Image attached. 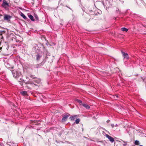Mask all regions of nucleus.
Masks as SVG:
<instances>
[{"mask_svg": "<svg viewBox=\"0 0 146 146\" xmlns=\"http://www.w3.org/2000/svg\"><path fill=\"white\" fill-rule=\"evenodd\" d=\"M106 137L111 142L113 143L114 141V139L112 137H111L110 135H109L108 134H106Z\"/></svg>", "mask_w": 146, "mask_h": 146, "instance_id": "f257e3e1", "label": "nucleus"}, {"mask_svg": "<svg viewBox=\"0 0 146 146\" xmlns=\"http://www.w3.org/2000/svg\"><path fill=\"white\" fill-rule=\"evenodd\" d=\"M38 54H37V59L38 58H40L42 55V51L40 50L39 49L38 50V52H37Z\"/></svg>", "mask_w": 146, "mask_h": 146, "instance_id": "f03ea898", "label": "nucleus"}, {"mask_svg": "<svg viewBox=\"0 0 146 146\" xmlns=\"http://www.w3.org/2000/svg\"><path fill=\"white\" fill-rule=\"evenodd\" d=\"M2 6L4 7H6L9 6V3H7L6 1L4 0L3 3L2 4Z\"/></svg>", "mask_w": 146, "mask_h": 146, "instance_id": "7ed1b4c3", "label": "nucleus"}, {"mask_svg": "<svg viewBox=\"0 0 146 146\" xmlns=\"http://www.w3.org/2000/svg\"><path fill=\"white\" fill-rule=\"evenodd\" d=\"M69 115H64V116L63 118H62L61 121L62 122H64L66 121Z\"/></svg>", "mask_w": 146, "mask_h": 146, "instance_id": "20e7f679", "label": "nucleus"}, {"mask_svg": "<svg viewBox=\"0 0 146 146\" xmlns=\"http://www.w3.org/2000/svg\"><path fill=\"white\" fill-rule=\"evenodd\" d=\"M12 73L13 76L15 78L17 77L19 74L15 70H13L12 72Z\"/></svg>", "mask_w": 146, "mask_h": 146, "instance_id": "39448f33", "label": "nucleus"}, {"mask_svg": "<svg viewBox=\"0 0 146 146\" xmlns=\"http://www.w3.org/2000/svg\"><path fill=\"white\" fill-rule=\"evenodd\" d=\"M122 53L123 55L124 58H126L127 59L128 58V54L127 53H125L123 52H122Z\"/></svg>", "mask_w": 146, "mask_h": 146, "instance_id": "423d86ee", "label": "nucleus"}, {"mask_svg": "<svg viewBox=\"0 0 146 146\" xmlns=\"http://www.w3.org/2000/svg\"><path fill=\"white\" fill-rule=\"evenodd\" d=\"M77 117V115L72 116L70 117V118L71 120H74Z\"/></svg>", "mask_w": 146, "mask_h": 146, "instance_id": "0eeeda50", "label": "nucleus"}, {"mask_svg": "<svg viewBox=\"0 0 146 146\" xmlns=\"http://www.w3.org/2000/svg\"><path fill=\"white\" fill-rule=\"evenodd\" d=\"M20 93L23 96H26L27 95V92L26 91L21 92Z\"/></svg>", "mask_w": 146, "mask_h": 146, "instance_id": "6e6552de", "label": "nucleus"}, {"mask_svg": "<svg viewBox=\"0 0 146 146\" xmlns=\"http://www.w3.org/2000/svg\"><path fill=\"white\" fill-rule=\"evenodd\" d=\"M10 19H4V20L3 21H1V23H2L3 22H10Z\"/></svg>", "mask_w": 146, "mask_h": 146, "instance_id": "1a4fd4ad", "label": "nucleus"}, {"mask_svg": "<svg viewBox=\"0 0 146 146\" xmlns=\"http://www.w3.org/2000/svg\"><path fill=\"white\" fill-rule=\"evenodd\" d=\"M82 105L85 108H86L87 109H88L90 108V107L89 106L86 104H82Z\"/></svg>", "mask_w": 146, "mask_h": 146, "instance_id": "9d476101", "label": "nucleus"}, {"mask_svg": "<svg viewBox=\"0 0 146 146\" xmlns=\"http://www.w3.org/2000/svg\"><path fill=\"white\" fill-rule=\"evenodd\" d=\"M11 17L10 16L5 14L4 18H11Z\"/></svg>", "mask_w": 146, "mask_h": 146, "instance_id": "9b49d317", "label": "nucleus"}, {"mask_svg": "<svg viewBox=\"0 0 146 146\" xmlns=\"http://www.w3.org/2000/svg\"><path fill=\"white\" fill-rule=\"evenodd\" d=\"M121 30L123 31L127 32L128 31V29L125 27L122 28H121Z\"/></svg>", "mask_w": 146, "mask_h": 146, "instance_id": "f8f14e48", "label": "nucleus"}, {"mask_svg": "<svg viewBox=\"0 0 146 146\" xmlns=\"http://www.w3.org/2000/svg\"><path fill=\"white\" fill-rule=\"evenodd\" d=\"M20 15L23 18H27L25 15L23 13L21 12V13Z\"/></svg>", "mask_w": 146, "mask_h": 146, "instance_id": "ddd939ff", "label": "nucleus"}, {"mask_svg": "<svg viewBox=\"0 0 146 146\" xmlns=\"http://www.w3.org/2000/svg\"><path fill=\"white\" fill-rule=\"evenodd\" d=\"M139 141L137 140H136L135 141V144L136 145H139Z\"/></svg>", "mask_w": 146, "mask_h": 146, "instance_id": "4468645a", "label": "nucleus"}, {"mask_svg": "<svg viewBox=\"0 0 146 146\" xmlns=\"http://www.w3.org/2000/svg\"><path fill=\"white\" fill-rule=\"evenodd\" d=\"M41 83V80L40 78H38L37 79V84H40Z\"/></svg>", "mask_w": 146, "mask_h": 146, "instance_id": "2eb2a0df", "label": "nucleus"}, {"mask_svg": "<svg viewBox=\"0 0 146 146\" xmlns=\"http://www.w3.org/2000/svg\"><path fill=\"white\" fill-rule=\"evenodd\" d=\"M80 121V119H77L75 121V123L76 124H78L79 123Z\"/></svg>", "mask_w": 146, "mask_h": 146, "instance_id": "dca6fc26", "label": "nucleus"}, {"mask_svg": "<svg viewBox=\"0 0 146 146\" xmlns=\"http://www.w3.org/2000/svg\"><path fill=\"white\" fill-rule=\"evenodd\" d=\"M5 31H0V35H2L3 34V33L5 34Z\"/></svg>", "mask_w": 146, "mask_h": 146, "instance_id": "f3484780", "label": "nucleus"}, {"mask_svg": "<svg viewBox=\"0 0 146 146\" xmlns=\"http://www.w3.org/2000/svg\"><path fill=\"white\" fill-rule=\"evenodd\" d=\"M76 101L80 104H82V101L81 100L77 99Z\"/></svg>", "mask_w": 146, "mask_h": 146, "instance_id": "a211bd4d", "label": "nucleus"}, {"mask_svg": "<svg viewBox=\"0 0 146 146\" xmlns=\"http://www.w3.org/2000/svg\"><path fill=\"white\" fill-rule=\"evenodd\" d=\"M29 18H33V16L32 15H29Z\"/></svg>", "mask_w": 146, "mask_h": 146, "instance_id": "6ab92c4d", "label": "nucleus"}, {"mask_svg": "<svg viewBox=\"0 0 146 146\" xmlns=\"http://www.w3.org/2000/svg\"><path fill=\"white\" fill-rule=\"evenodd\" d=\"M124 142V144H123V145L124 146H125L126 145H127V143L126 142H124V141H123Z\"/></svg>", "mask_w": 146, "mask_h": 146, "instance_id": "aec40b11", "label": "nucleus"}, {"mask_svg": "<svg viewBox=\"0 0 146 146\" xmlns=\"http://www.w3.org/2000/svg\"><path fill=\"white\" fill-rule=\"evenodd\" d=\"M42 40H45L46 41V40L45 39V38L44 37V36H43L42 37Z\"/></svg>", "mask_w": 146, "mask_h": 146, "instance_id": "412c9836", "label": "nucleus"}, {"mask_svg": "<svg viewBox=\"0 0 146 146\" xmlns=\"http://www.w3.org/2000/svg\"><path fill=\"white\" fill-rule=\"evenodd\" d=\"M116 11L117 12V13L118 12L119 13L120 12L119 11V10L118 9H117L116 10Z\"/></svg>", "mask_w": 146, "mask_h": 146, "instance_id": "4be33fe9", "label": "nucleus"}, {"mask_svg": "<svg viewBox=\"0 0 146 146\" xmlns=\"http://www.w3.org/2000/svg\"><path fill=\"white\" fill-rule=\"evenodd\" d=\"M111 126L112 128H113L114 127V124H112L111 125Z\"/></svg>", "mask_w": 146, "mask_h": 146, "instance_id": "5701e85b", "label": "nucleus"}, {"mask_svg": "<svg viewBox=\"0 0 146 146\" xmlns=\"http://www.w3.org/2000/svg\"><path fill=\"white\" fill-rule=\"evenodd\" d=\"M32 21H34L35 20V19H31Z\"/></svg>", "mask_w": 146, "mask_h": 146, "instance_id": "b1692460", "label": "nucleus"}, {"mask_svg": "<svg viewBox=\"0 0 146 146\" xmlns=\"http://www.w3.org/2000/svg\"><path fill=\"white\" fill-rule=\"evenodd\" d=\"M31 77L32 78H34V77L33 76V75H31Z\"/></svg>", "mask_w": 146, "mask_h": 146, "instance_id": "393cba45", "label": "nucleus"}, {"mask_svg": "<svg viewBox=\"0 0 146 146\" xmlns=\"http://www.w3.org/2000/svg\"><path fill=\"white\" fill-rule=\"evenodd\" d=\"M110 120H108L107 121V123H108L109 121H110Z\"/></svg>", "mask_w": 146, "mask_h": 146, "instance_id": "a878e982", "label": "nucleus"}, {"mask_svg": "<svg viewBox=\"0 0 146 146\" xmlns=\"http://www.w3.org/2000/svg\"><path fill=\"white\" fill-rule=\"evenodd\" d=\"M2 16V15L0 14V18Z\"/></svg>", "mask_w": 146, "mask_h": 146, "instance_id": "bb28decb", "label": "nucleus"}, {"mask_svg": "<svg viewBox=\"0 0 146 146\" xmlns=\"http://www.w3.org/2000/svg\"><path fill=\"white\" fill-rule=\"evenodd\" d=\"M48 54V55L49 56V55H50V53H47V54Z\"/></svg>", "mask_w": 146, "mask_h": 146, "instance_id": "cd10ccee", "label": "nucleus"}, {"mask_svg": "<svg viewBox=\"0 0 146 146\" xmlns=\"http://www.w3.org/2000/svg\"><path fill=\"white\" fill-rule=\"evenodd\" d=\"M41 46H42V48L43 47V45L42 44H41Z\"/></svg>", "mask_w": 146, "mask_h": 146, "instance_id": "c85d7f7f", "label": "nucleus"}, {"mask_svg": "<svg viewBox=\"0 0 146 146\" xmlns=\"http://www.w3.org/2000/svg\"><path fill=\"white\" fill-rule=\"evenodd\" d=\"M116 96L117 97H118V96L117 95H116Z\"/></svg>", "mask_w": 146, "mask_h": 146, "instance_id": "c756f323", "label": "nucleus"}, {"mask_svg": "<svg viewBox=\"0 0 146 146\" xmlns=\"http://www.w3.org/2000/svg\"><path fill=\"white\" fill-rule=\"evenodd\" d=\"M2 49V47H1L0 48V50L1 49Z\"/></svg>", "mask_w": 146, "mask_h": 146, "instance_id": "7c9ffc66", "label": "nucleus"}, {"mask_svg": "<svg viewBox=\"0 0 146 146\" xmlns=\"http://www.w3.org/2000/svg\"><path fill=\"white\" fill-rule=\"evenodd\" d=\"M33 84H34L35 85H36V84L34 83H33Z\"/></svg>", "mask_w": 146, "mask_h": 146, "instance_id": "2f4dec72", "label": "nucleus"}, {"mask_svg": "<svg viewBox=\"0 0 146 146\" xmlns=\"http://www.w3.org/2000/svg\"><path fill=\"white\" fill-rule=\"evenodd\" d=\"M35 18H36V16H35Z\"/></svg>", "mask_w": 146, "mask_h": 146, "instance_id": "473e14b6", "label": "nucleus"}, {"mask_svg": "<svg viewBox=\"0 0 146 146\" xmlns=\"http://www.w3.org/2000/svg\"><path fill=\"white\" fill-rule=\"evenodd\" d=\"M2 0H0V2Z\"/></svg>", "mask_w": 146, "mask_h": 146, "instance_id": "72a5a7b5", "label": "nucleus"}, {"mask_svg": "<svg viewBox=\"0 0 146 146\" xmlns=\"http://www.w3.org/2000/svg\"><path fill=\"white\" fill-rule=\"evenodd\" d=\"M38 123L37 122V125H38Z\"/></svg>", "mask_w": 146, "mask_h": 146, "instance_id": "f704fd0d", "label": "nucleus"}, {"mask_svg": "<svg viewBox=\"0 0 146 146\" xmlns=\"http://www.w3.org/2000/svg\"><path fill=\"white\" fill-rule=\"evenodd\" d=\"M38 50V49H37V50ZM38 52V51H37V52Z\"/></svg>", "mask_w": 146, "mask_h": 146, "instance_id": "c9c22d12", "label": "nucleus"}, {"mask_svg": "<svg viewBox=\"0 0 146 146\" xmlns=\"http://www.w3.org/2000/svg\"><path fill=\"white\" fill-rule=\"evenodd\" d=\"M1 11L0 12V13H1Z\"/></svg>", "mask_w": 146, "mask_h": 146, "instance_id": "e433bc0d", "label": "nucleus"}, {"mask_svg": "<svg viewBox=\"0 0 146 146\" xmlns=\"http://www.w3.org/2000/svg\"><path fill=\"white\" fill-rule=\"evenodd\" d=\"M0 27H1L0 26Z\"/></svg>", "mask_w": 146, "mask_h": 146, "instance_id": "4c0bfd02", "label": "nucleus"}]
</instances>
